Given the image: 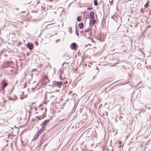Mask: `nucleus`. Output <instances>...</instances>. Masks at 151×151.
<instances>
[{
	"label": "nucleus",
	"mask_w": 151,
	"mask_h": 151,
	"mask_svg": "<svg viewBox=\"0 0 151 151\" xmlns=\"http://www.w3.org/2000/svg\"><path fill=\"white\" fill-rule=\"evenodd\" d=\"M84 35L86 38H89L91 36V31L90 29H86L84 31Z\"/></svg>",
	"instance_id": "1"
},
{
	"label": "nucleus",
	"mask_w": 151,
	"mask_h": 151,
	"mask_svg": "<svg viewBox=\"0 0 151 151\" xmlns=\"http://www.w3.org/2000/svg\"><path fill=\"white\" fill-rule=\"evenodd\" d=\"M70 48L73 50H76L78 48V46L75 42H73L70 45Z\"/></svg>",
	"instance_id": "2"
},
{
	"label": "nucleus",
	"mask_w": 151,
	"mask_h": 151,
	"mask_svg": "<svg viewBox=\"0 0 151 151\" xmlns=\"http://www.w3.org/2000/svg\"><path fill=\"white\" fill-rule=\"evenodd\" d=\"M63 81H62L60 82L55 81L54 82L53 84V86H59V87L61 85Z\"/></svg>",
	"instance_id": "3"
},
{
	"label": "nucleus",
	"mask_w": 151,
	"mask_h": 151,
	"mask_svg": "<svg viewBox=\"0 0 151 151\" xmlns=\"http://www.w3.org/2000/svg\"><path fill=\"white\" fill-rule=\"evenodd\" d=\"M27 47L30 50H32L33 47V44L31 43H28Z\"/></svg>",
	"instance_id": "4"
},
{
	"label": "nucleus",
	"mask_w": 151,
	"mask_h": 151,
	"mask_svg": "<svg viewBox=\"0 0 151 151\" xmlns=\"http://www.w3.org/2000/svg\"><path fill=\"white\" fill-rule=\"evenodd\" d=\"M50 120L49 119L45 120L42 124V126L44 127L49 122Z\"/></svg>",
	"instance_id": "5"
},
{
	"label": "nucleus",
	"mask_w": 151,
	"mask_h": 151,
	"mask_svg": "<svg viewBox=\"0 0 151 151\" xmlns=\"http://www.w3.org/2000/svg\"><path fill=\"white\" fill-rule=\"evenodd\" d=\"M40 134L38 132H37L34 135L33 138L32 139V140H34L37 139L39 136V135Z\"/></svg>",
	"instance_id": "6"
},
{
	"label": "nucleus",
	"mask_w": 151,
	"mask_h": 151,
	"mask_svg": "<svg viewBox=\"0 0 151 151\" xmlns=\"http://www.w3.org/2000/svg\"><path fill=\"white\" fill-rule=\"evenodd\" d=\"M45 130V127H44L42 126V127L37 132L39 134L41 133Z\"/></svg>",
	"instance_id": "7"
},
{
	"label": "nucleus",
	"mask_w": 151,
	"mask_h": 151,
	"mask_svg": "<svg viewBox=\"0 0 151 151\" xmlns=\"http://www.w3.org/2000/svg\"><path fill=\"white\" fill-rule=\"evenodd\" d=\"M94 13L93 12H90V18H95V17H94Z\"/></svg>",
	"instance_id": "8"
},
{
	"label": "nucleus",
	"mask_w": 151,
	"mask_h": 151,
	"mask_svg": "<svg viewBox=\"0 0 151 151\" xmlns=\"http://www.w3.org/2000/svg\"><path fill=\"white\" fill-rule=\"evenodd\" d=\"M111 18L114 19L115 21L117 22L118 20V18H117L116 16L115 15H113L111 17Z\"/></svg>",
	"instance_id": "9"
},
{
	"label": "nucleus",
	"mask_w": 151,
	"mask_h": 151,
	"mask_svg": "<svg viewBox=\"0 0 151 151\" xmlns=\"http://www.w3.org/2000/svg\"><path fill=\"white\" fill-rule=\"evenodd\" d=\"M96 22V20L94 19L92 21V22H91V24L90 25V27H91L93 25V24Z\"/></svg>",
	"instance_id": "10"
},
{
	"label": "nucleus",
	"mask_w": 151,
	"mask_h": 151,
	"mask_svg": "<svg viewBox=\"0 0 151 151\" xmlns=\"http://www.w3.org/2000/svg\"><path fill=\"white\" fill-rule=\"evenodd\" d=\"M79 26L80 29H83V23H81L79 24Z\"/></svg>",
	"instance_id": "11"
},
{
	"label": "nucleus",
	"mask_w": 151,
	"mask_h": 151,
	"mask_svg": "<svg viewBox=\"0 0 151 151\" xmlns=\"http://www.w3.org/2000/svg\"><path fill=\"white\" fill-rule=\"evenodd\" d=\"M63 72V71L62 70H60V73L59 74V76L60 77V78L61 79V78L62 77V73Z\"/></svg>",
	"instance_id": "12"
},
{
	"label": "nucleus",
	"mask_w": 151,
	"mask_h": 151,
	"mask_svg": "<svg viewBox=\"0 0 151 151\" xmlns=\"http://www.w3.org/2000/svg\"><path fill=\"white\" fill-rule=\"evenodd\" d=\"M17 121L19 122V123H22V118L21 117H19L17 119Z\"/></svg>",
	"instance_id": "13"
},
{
	"label": "nucleus",
	"mask_w": 151,
	"mask_h": 151,
	"mask_svg": "<svg viewBox=\"0 0 151 151\" xmlns=\"http://www.w3.org/2000/svg\"><path fill=\"white\" fill-rule=\"evenodd\" d=\"M119 45L120 46L122 47H123L125 45V43H124L123 42H121L119 43Z\"/></svg>",
	"instance_id": "14"
},
{
	"label": "nucleus",
	"mask_w": 151,
	"mask_h": 151,
	"mask_svg": "<svg viewBox=\"0 0 151 151\" xmlns=\"http://www.w3.org/2000/svg\"><path fill=\"white\" fill-rule=\"evenodd\" d=\"M7 85L8 84L6 83H4L2 86V89H4V88H5Z\"/></svg>",
	"instance_id": "15"
},
{
	"label": "nucleus",
	"mask_w": 151,
	"mask_h": 151,
	"mask_svg": "<svg viewBox=\"0 0 151 151\" xmlns=\"http://www.w3.org/2000/svg\"><path fill=\"white\" fill-rule=\"evenodd\" d=\"M94 4L95 6H97L98 5V4L97 2V0H94Z\"/></svg>",
	"instance_id": "16"
},
{
	"label": "nucleus",
	"mask_w": 151,
	"mask_h": 151,
	"mask_svg": "<svg viewBox=\"0 0 151 151\" xmlns=\"http://www.w3.org/2000/svg\"><path fill=\"white\" fill-rule=\"evenodd\" d=\"M94 19V18H90L89 19V25H90L91 24V23L92 22L93 19Z\"/></svg>",
	"instance_id": "17"
},
{
	"label": "nucleus",
	"mask_w": 151,
	"mask_h": 151,
	"mask_svg": "<svg viewBox=\"0 0 151 151\" xmlns=\"http://www.w3.org/2000/svg\"><path fill=\"white\" fill-rule=\"evenodd\" d=\"M81 16H78L77 18V20L78 22H80L81 21Z\"/></svg>",
	"instance_id": "18"
},
{
	"label": "nucleus",
	"mask_w": 151,
	"mask_h": 151,
	"mask_svg": "<svg viewBox=\"0 0 151 151\" xmlns=\"http://www.w3.org/2000/svg\"><path fill=\"white\" fill-rule=\"evenodd\" d=\"M77 27V26H76V34L77 36H79V33L78 31V30L76 28Z\"/></svg>",
	"instance_id": "19"
},
{
	"label": "nucleus",
	"mask_w": 151,
	"mask_h": 151,
	"mask_svg": "<svg viewBox=\"0 0 151 151\" xmlns=\"http://www.w3.org/2000/svg\"><path fill=\"white\" fill-rule=\"evenodd\" d=\"M69 31L71 33H72V27H70L69 28Z\"/></svg>",
	"instance_id": "20"
},
{
	"label": "nucleus",
	"mask_w": 151,
	"mask_h": 151,
	"mask_svg": "<svg viewBox=\"0 0 151 151\" xmlns=\"http://www.w3.org/2000/svg\"><path fill=\"white\" fill-rule=\"evenodd\" d=\"M60 41V39H58L56 40L55 42L56 43H57L58 42Z\"/></svg>",
	"instance_id": "21"
},
{
	"label": "nucleus",
	"mask_w": 151,
	"mask_h": 151,
	"mask_svg": "<svg viewBox=\"0 0 151 151\" xmlns=\"http://www.w3.org/2000/svg\"><path fill=\"white\" fill-rule=\"evenodd\" d=\"M87 9L89 10H91L93 9V8L92 7H89Z\"/></svg>",
	"instance_id": "22"
},
{
	"label": "nucleus",
	"mask_w": 151,
	"mask_h": 151,
	"mask_svg": "<svg viewBox=\"0 0 151 151\" xmlns=\"http://www.w3.org/2000/svg\"><path fill=\"white\" fill-rule=\"evenodd\" d=\"M53 24H48L47 26V27H48V26L51 25H52Z\"/></svg>",
	"instance_id": "23"
},
{
	"label": "nucleus",
	"mask_w": 151,
	"mask_h": 151,
	"mask_svg": "<svg viewBox=\"0 0 151 151\" xmlns=\"http://www.w3.org/2000/svg\"><path fill=\"white\" fill-rule=\"evenodd\" d=\"M123 118V117L122 116H120L119 117V119L121 120V119H122Z\"/></svg>",
	"instance_id": "24"
},
{
	"label": "nucleus",
	"mask_w": 151,
	"mask_h": 151,
	"mask_svg": "<svg viewBox=\"0 0 151 151\" xmlns=\"http://www.w3.org/2000/svg\"><path fill=\"white\" fill-rule=\"evenodd\" d=\"M102 149H103V150H104V149H105V147L103 146L102 147Z\"/></svg>",
	"instance_id": "25"
},
{
	"label": "nucleus",
	"mask_w": 151,
	"mask_h": 151,
	"mask_svg": "<svg viewBox=\"0 0 151 151\" xmlns=\"http://www.w3.org/2000/svg\"><path fill=\"white\" fill-rule=\"evenodd\" d=\"M92 42H95L94 41L93 39L92 40Z\"/></svg>",
	"instance_id": "26"
},
{
	"label": "nucleus",
	"mask_w": 151,
	"mask_h": 151,
	"mask_svg": "<svg viewBox=\"0 0 151 151\" xmlns=\"http://www.w3.org/2000/svg\"><path fill=\"white\" fill-rule=\"evenodd\" d=\"M146 5H147V4H146L145 5V6L146 7Z\"/></svg>",
	"instance_id": "27"
},
{
	"label": "nucleus",
	"mask_w": 151,
	"mask_h": 151,
	"mask_svg": "<svg viewBox=\"0 0 151 151\" xmlns=\"http://www.w3.org/2000/svg\"><path fill=\"white\" fill-rule=\"evenodd\" d=\"M149 2V1H147V3H148Z\"/></svg>",
	"instance_id": "28"
},
{
	"label": "nucleus",
	"mask_w": 151,
	"mask_h": 151,
	"mask_svg": "<svg viewBox=\"0 0 151 151\" xmlns=\"http://www.w3.org/2000/svg\"><path fill=\"white\" fill-rule=\"evenodd\" d=\"M65 63H63V65Z\"/></svg>",
	"instance_id": "29"
},
{
	"label": "nucleus",
	"mask_w": 151,
	"mask_h": 151,
	"mask_svg": "<svg viewBox=\"0 0 151 151\" xmlns=\"http://www.w3.org/2000/svg\"><path fill=\"white\" fill-rule=\"evenodd\" d=\"M37 118H38V117H38V116H37Z\"/></svg>",
	"instance_id": "30"
},
{
	"label": "nucleus",
	"mask_w": 151,
	"mask_h": 151,
	"mask_svg": "<svg viewBox=\"0 0 151 151\" xmlns=\"http://www.w3.org/2000/svg\"><path fill=\"white\" fill-rule=\"evenodd\" d=\"M89 151H93L92 150H90Z\"/></svg>",
	"instance_id": "31"
},
{
	"label": "nucleus",
	"mask_w": 151,
	"mask_h": 151,
	"mask_svg": "<svg viewBox=\"0 0 151 151\" xmlns=\"http://www.w3.org/2000/svg\"><path fill=\"white\" fill-rule=\"evenodd\" d=\"M112 151H113V150H112Z\"/></svg>",
	"instance_id": "32"
}]
</instances>
